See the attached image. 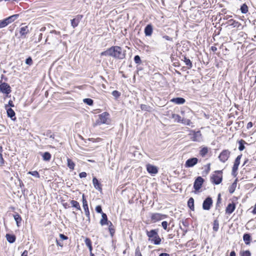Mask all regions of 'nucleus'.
Segmentation results:
<instances>
[{
	"label": "nucleus",
	"instance_id": "obj_29",
	"mask_svg": "<svg viewBox=\"0 0 256 256\" xmlns=\"http://www.w3.org/2000/svg\"><path fill=\"white\" fill-rule=\"evenodd\" d=\"M134 60L135 64L137 65L140 64H142V65H147V62L146 60L142 61L139 55L134 56Z\"/></svg>",
	"mask_w": 256,
	"mask_h": 256
},
{
	"label": "nucleus",
	"instance_id": "obj_31",
	"mask_svg": "<svg viewBox=\"0 0 256 256\" xmlns=\"http://www.w3.org/2000/svg\"><path fill=\"white\" fill-rule=\"evenodd\" d=\"M106 225L108 226V230L110 232V236L112 238L114 236L116 232L114 226L111 222H109L108 224H106Z\"/></svg>",
	"mask_w": 256,
	"mask_h": 256
},
{
	"label": "nucleus",
	"instance_id": "obj_16",
	"mask_svg": "<svg viewBox=\"0 0 256 256\" xmlns=\"http://www.w3.org/2000/svg\"><path fill=\"white\" fill-rule=\"evenodd\" d=\"M83 16H84L82 14H78L74 18L70 20L71 26L73 28L77 27Z\"/></svg>",
	"mask_w": 256,
	"mask_h": 256
},
{
	"label": "nucleus",
	"instance_id": "obj_51",
	"mask_svg": "<svg viewBox=\"0 0 256 256\" xmlns=\"http://www.w3.org/2000/svg\"><path fill=\"white\" fill-rule=\"evenodd\" d=\"M44 136H46L54 139V134L50 130H48L46 131V134H44Z\"/></svg>",
	"mask_w": 256,
	"mask_h": 256
},
{
	"label": "nucleus",
	"instance_id": "obj_14",
	"mask_svg": "<svg viewBox=\"0 0 256 256\" xmlns=\"http://www.w3.org/2000/svg\"><path fill=\"white\" fill-rule=\"evenodd\" d=\"M8 91H12L10 85L8 83L2 82V80H0V92L3 94L8 92Z\"/></svg>",
	"mask_w": 256,
	"mask_h": 256
},
{
	"label": "nucleus",
	"instance_id": "obj_52",
	"mask_svg": "<svg viewBox=\"0 0 256 256\" xmlns=\"http://www.w3.org/2000/svg\"><path fill=\"white\" fill-rule=\"evenodd\" d=\"M236 185L232 183L231 184V185L228 188V192H229L230 194H233L236 190Z\"/></svg>",
	"mask_w": 256,
	"mask_h": 256
},
{
	"label": "nucleus",
	"instance_id": "obj_35",
	"mask_svg": "<svg viewBox=\"0 0 256 256\" xmlns=\"http://www.w3.org/2000/svg\"><path fill=\"white\" fill-rule=\"evenodd\" d=\"M75 166V162L71 158H67V166L71 170H74V169Z\"/></svg>",
	"mask_w": 256,
	"mask_h": 256
},
{
	"label": "nucleus",
	"instance_id": "obj_40",
	"mask_svg": "<svg viewBox=\"0 0 256 256\" xmlns=\"http://www.w3.org/2000/svg\"><path fill=\"white\" fill-rule=\"evenodd\" d=\"M82 102L89 106H92L94 104V100L90 98H84L82 100Z\"/></svg>",
	"mask_w": 256,
	"mask_h": 256
},
{
	"label": "nucleus",
	"instance_id": "obj_49",
	"mask_svg": "<svg viewBox=\"0 0 256 256\" xmlns=\"http://www.w3.org/2000/svg\"><path fill=\"white\" fill-rule=\"evenodd\" d=\"M28 174H30L35 178H40V174L39 172L37 170H34V171H29L28 172Z\"/></svg>",
	"mask_w": 256,
	"mask_h": 256
},
{
	"label": "nucleus",
	"instance_id": "obj_28",
	"mask_svg": "<svg viewBox=\"0 0 256 256\" xmlns=\"http://www.w3.org/2000/svg\"><path fill=\"white\" fill-rule=\"evenodd\" d=\"M199 152L200 155L202 157L204 158L208 154L209 148L206 146H202L200 148Z\"/></svg>",
	"mask_w": 256,
	"mask_h": 256
},
{
	"label": "nucleus",
	"instance_id": "obj_64",
	"mask_svg": "<svg viewBox=\"0 0 256 256\" xmlns=\"http://www.w3.org/2000/svg\"><path fill=\"white\" fill-rule=\"evenodd\" d=\"M162 38H164L166 40L172 42V38L167 35L162 36Z\"/></svg>",
	"mask_w": 256,
	"mask_h": 256
},
{
	"label": "nucleus",
	"instance_id": "obj_8",
	"mask_svg": "<svg viewBox=\"0 0 256 256\" xmlns=\"http://www.w3.org/2000/svg\"><path fill=\"white\" fill-rule=\"evenodd\" d=\"M242 156V154L238 155L234 160L232 170V175L234 178L236 177L238 175V166L240 164V160Z\"/></svg>",
	"mask_w": 256,
	"mask_h": 256
},
{
	"label": "nucleus",
	"instance_id": "obj_47",
	"mask_svg": "<svg viewBox=\"0 0 256 256\" xmlns=\"http://www.w3.org/2000/svg\"><path fill=\"white\" fill-rule=\"evenodd\" d=\"M180 123L184 125L188 126H190L192 124V122H191V120L190 119H187V118H182V122H180Z\"/></svg>",
	"mask_w": 256,
	"mask_h": 256
},
{
	"label": "nucleus",
	"instance_id": "obj_48",
	"mask_svg": "<svg viewBox=\"0 0 256 256\" xmlns=\"http://www.w3.org/2000/svg\"><path fill=\"white\" fill-rule=\"evenodd\" d=\"M112 94L116 100H118L121 95V92L117 90H114L112 92Z\"/></svg>",
	"mask_w": 256,
	"mask_h": 256
},
{
	"label": "nucleus",
	"instance_id": "obj_44",
	"mask_svg": "<svg viewBox=\"0 0 256 256\" xmlns=\"http://www.w3.org/2000/svg\"><path fill=\"white\" fill-rule=\"evenodd\" d=\"M240 256H252V253L249 250H240Z\"/></svg>",
	"mask_w": 256,
	"mask_h": 256
},
{
	"label": "nucleus",
	"instance_id": "obj_38",
	"mask_svg": "<svg viewBox=\"0 0 256 256\" xmlns=\"http://www.w3.org/2000/svg\"><path fill=\"white\" fill-rule=\"evenodd\" d=\"M222 198L221 197V194L219 193L217 196L216 202V210H218L219 212H220V209L218 208V207L220 206V204L222 203Z\"/></svg>",
	"mask_w": 256,
	"mask_h": 256
},
{
	"label": "nucleus",
	"instance_id": "obj_7",
	"mask_svg": "<svg viewBox=\"0 0 256 256\" xmlns=\"http://www.w3.org/2000/svg\"><path fill=\"white\" fill-rule=\"evenodd\" d=\"M188 131L190 132L188 136L190 139L194 142H200L202 138V134L200 130L196 131L194 130L189 129Z\"/></svg>",
	"mask_w": 256,
	"mask_h": 256
},
{
	"label": "nucleus",
	"instance_id": "obj_4",
	"mask_svg": "<svg viewBox=\"0 0 256 256\" xmlns=\"http://www.w3.org/2000/svg\"><path fill=\"white\" fill-rule=\"evenodd\" d=\"M223 180L222 170H216L213 172L210 176V180L214 185L220 184Z\"/></svg>",
	"mask_w": 256,
	"mask_h": 256
},
{
	"label": "nucleus",
	"instance_id": "obj_18",
	"mask_svg": "<svg viewBox=\"0 0 256 256\" xmlns=\"http://www.w3.org/2000/svg\"><path fill=\"white\" fill-rule=\"evenodd\" d=\"M153 25L150 23L148 24L144 28V33L146 36H150L153 32Z\"/></svg>",
	"mask_w": 256,
	"mask_h": 256
},
{
	"label": "nucleus",
	"instance_id": "obj_5",
	"mask_svg": "<svg viewBox=\"0 0 256 256\" xmlns=\"http://www.w3.org/2000/svg\"><path fill=\"white\" fill-rule=\"evenodd\" d=\"M205 180L201 176H196L194 180L193 184V188L194 190L192 191V192L194 194H198L202 190L201 188L203 186V184Z\"/></svg>",
	"mask_w": 256,
	"mask_h": 256
},
{
	"label": "nucleus",
	"instance_id": "obj_61",
	"mask_svg": "<svg viewBox=\"0 0 256 256\" xmlns=\"http://www.w3.org/2000/svg\"><path fill=\"white\" fill-rule=\"evenodd\" d=\"M135 256H142L140 252V248L138 246L136 249Z\"/></svg>",
	"mask_w": 256,
	"mask_h": 256
},
{
	"label": "nucleus",
	"instance_id": "obj_15",
	"mask_svg": "<svg viewBox=\"0 0 256 256\" xmlns=\"http://www.w3.org/2000/svg\"><path fill=\"white\" fill-rule=\"evenodd\" d=\"M92 184L95 189L102 192V185L101 182L96 176L92 177Z\"/></svg>",
	"mask_w": 256,
	"mask_h": 256
},
{
	"label": "nucleus",
	"instance_id": "obj_55",
	"mask_svg": "<svg viewBox=\"0 0 256 256\" xmlns=\"http://www.w3.org/2000/svg\"><path fill=\"white\" fill-rule=\"evenodd\" d=\"M146 65H142V64H140L136 66V73L137 74H138V72L142 70H143L144 69V66Z\"/></svg>",
	"mask_w": 256,
	"mask_h": 256
},
{
	"label": "nucleus",
	"instance_id": "obj_60",
	"mask_svg": "<svg viewBox=\"0 0 256 256\" xmlns=\"http://www.w3.org/2000/svg\"><path fill=\"white\" fill-rule=\"evenodd\" d=\"M78 176H79L80 178H85L87 176V174L85 172H80Z\"/></svg>",
	"mask_w": 256,
	"mask_h": 256
},
{
	"label": "nucleus",
	"instance_id": "obj_32",
	"mask_svg": "<svg viewBox=\"0 0 256 256\" xmlns=\"http://www.w3.org/2000/svg\"><path fill=\"white\" fill-rule=\"evenodd\" d=\"M188 207L192 211L194 210V200L192 197H190L187 202Z\"/></svg>",
	"mask_w": 256,
	"mask_h": 256
},
{
	"label": "nucleus",
	"instance_id": "obj_45",
	"mask_svg": "<svg viewBox=\"0 0 256 256\" xmlns=\"http://www.w3.org/2000/svg\"><path fill=\"white\" fill-rule=\"evenodd\" d=\"M9 24H8V22L6 20V18L0 20V28H2L6 27Z\"/></svg>",
	"mask_w": 256,
	"mask_h": 256
},
{
	"label": "nucleus",
	"instance_id": "obj_23",
	"mask_svg": "<svg viewBox=\"0 0 256 256\" xmlns=\"http://www.w3.org/2000/svg\"><path fill=\"white\" fill-rule=\"evenodd\" d=\"M12 216L16 222L18 228H20L22 225V218L21 216L17 212H14L12 214Z\"/></svg>",
	"mask_w": 256,
	"mask_h": 256
},
{
	"label": "nucleus",
	"instance_id": "obj_33",
	"mask_svg": "<svg viewBox=\"0 0 256 256\" xmlns=\"http://www.w3.org/2000/svg\"><path fill=\"white\" fill-rule=\"evenodd\" d=\"M19 17V14H14L6 18L8 24H10L14 22Z\"/></svg>",
	"mask_w": 256,
	"mask_h": 256
},
{
	"label": "nucleus",
	"instance_id": "obj_1",
	"mask_svg": "<svg viewBox=\"0 0 256 256\" xmlns=\"http://www.w3.org/2000/svg\"><path fill=\"white\" fill-rule=\"evenodd\" d=\"M100 56H110L115 60H123L126 56V50L118 46H112L100 53Z\"/></svg>",
	"mask_w": 256,
	"mask_h": 256
},
{
	"label": "nucleus",
	"instance_id": "obj_54",
	"mask_svg": "<svg viewBox=\"0 0 256 256\" xmlns=\"http://www.w3.org/2000/svg\"><path fill=\"white\" fill-rule=\"evenodd\" d=\"M95 210L98 214H100L101 215L104 213L102 211V206L100 204L98 205L95 208Z\"/></svg>",
	"mask_w": 256,
	"mask_h": 256
},
{
	"label": "nucleus",
	"instance_id": "obj_43",
	"mask_svg": "<svg viewBox=\"0 0 256 256\" xmlns=\"http://www.w3.org/2000/svg\"><path fill=\"white\" fill-rule=\"evenodd\" d=\"M193 239L188 240L185 246L186 248H196L197 246V244H196L195 242H193Z\"/></svg>",
	"mask_w": 256,
	"mask_h": 256
},
{
	"label": "nucleus",
	"instance_id": "obj_22",
	"mask_svg": "<svg viewBox=\"0 0 256 256\" xmlns=\"http://www.w3.org/2000/svg\"><path fill=\"white\" fill-rule=\"evenodd\" d=\"M227 23L229 26H232L233 28H236L240 30L242 28V26L240 23L234 20V19H230L228 20Z\"/></svg>",
	"mask_w": 256,
	"mask_h": 256
},
{
	"label": "nucleus",
	"instance_id": "obj_36",
	"mask_svg": "<svg viewBox=\"0 0 256 256\" xmlns=\"http://www.w3.org/2000/svg\"><path fill=\"white\" fill-rule=\"evenodd\" d=\"M70 203L72 208H75L76 210H82L80 204L78 202L72 200L70 201Z\"/></svg>",
	"mask_w": 256,
	"mask_h": 256
},
{
	"label": "nucleus",
	"instance_id": "obj_3",
	"mask_svg": "<svg viewBox=\"0 0 256 256\" xmlns=\"http://www.w3.org/2000/svg\"><path fill=\"white\" fill-rule=\"evenodd\" d=\"M98 118L93 124L94 127L100 126L102 124H110L111 122L110 118V114L109 112H104L101 114L98 115Z\"/></svg>",
	"mask_w": 256,
	"mask_h": 256
},
{
	"label": "nucleus",
	"instance_id": "obj_46",
	"mask_svg": "<svg viewBox=\"0 0 256 256\" xmlns=\"http://www.w3.org/2000/svg\"><path fill=\"white\" fill-rule=\"evenodd\" d=\"M213 230L214 232H217L219 228V222L218 219H216L214 220L213 222Z\"/></svg>",
	"mask_w": 256,
	"mask_h": 256
},
{
	"label": "nucleus",
	"instance_id": "obj_11",
	"mask_svg": "<svg viewBox=\"0 0 256 256\" xmlns=\"http://www.w3.org/2000/svg\"><path fill=\"white\" fill-rule=\"evenodd\" d=\"M213 204V200L212 198L208 196L203 201L202 208L204 210H209Z\"/></svg>",
	"mask_w": 256,
	"mask_h": 256
},
{
	"label": "nucleus",
	"instance_id": "obj_41",
	"mask_svg": "<svg viewBox=\"0 0 256 256\" xmlns=\"http://www.w3.org/2000/svg\"><path fill=\"white\" fill-rule=\"evenodd\" d=\"M172 118H174V120L175 122H176L178 123H180V122H182V118L181 116H180V115H179L178 114H172Z\"/></svg>",
	"mask_w": 256,
	"mask_h": 256
},
{
	"label": "nucleus",
	"instance_id": "obj_50",
	"mask_svg": "<svg viewBox=\"0 0 256 256\" xmlns=\"http://www.w3.org/2000/svg\"><path fill=\"white\" fill-rule=\"evenodd\" d=\"M25 64L29 66H31L33 64V60L31 56H28L25 60Z\"/></svg>",
	"mask_w": 256,
	"mask_h": 256
},
{
	"label": "nucleus",
	"instance_id": "obj_10",
	"mask_svg": "<svg viewBox=\"0 0 256 256\" xmlns=\"http://www.w3.org/2000/svg\"><path fill=\"white\" fill-rule=\"evenodd\" d=\"M230 151L228 149H224L220 153L218 158L220 162L224 163L230 158Z\"/></svg>",
	"mask_w": 256,
	"mask_h": 256
},
{
	"label": "nucleus",
	"instance_id": "obj_59",
	"mask_svg": "<svg viewBox=\"0 0 256 256\" xmlns=\"http://www.w3.org/2000/svg\"><path fill=\"white\" fill-rule=\"evenodd\" d=\"M168 222L164 220V221H163L162 222V227L163 228L164 230H167V231H168Z\"/></svg>",
	"mask_w": 256,
	"mask_h": 256
},
{
	"label": "nucleus",
	"instance_id": "obj_30",
	"mask_svg": "<svg viewBox=\"0 0 256 256\" xmlns=\"http://www.w3.org/2000/svg\"><path fill=\"white\" fill-rule=\"evenodd\" d=\"M237 142L238 144V149L240 151L242 152L244 150L246 147L245 144L248 145V144L243 139H240L237 141Z\"/></svg>",
	"mask_w": 256,
	"mask_h": 256
},
{
	"label": "nucleus",
	"instance_id": "obj_27",
	"mask_svg": "<svg viewBox=\"0 0 256 256\" xmlns=\"http://www.w3.org/2000/svg\"><path fill=\"white\" fill-rule=\"evenodd\" d=\"M6 238L7 241L10 244H13L16 242V235L12 233V234L8 233L6 234Z\"/></svg>",
	"mask_w": 256,
	"mask_h": 256
},
{
	"label": "nucleus",
	"instance_id": "obj_9",
	"mask_svg": "<svg viewBox=\"0 0 256 256\" xmlns=\"http://www.w3.org/2000/svg\"><path fill=\"white\" fill-rule=\"evenodd\" d=\"M168 217L167 214L158 212L150 213V218L152 222L155 223Z\"/></svg>",
	"mask_w": 256,
	"mask_h": 256
},
{
	"label": "nucleus",
	"instance_id": "obj_17",
	"mask_svg": "<svg viewBox=\"0 0 256 256\" xmlns=\"http://www.w3.org/2000/svg\"><path fill=\"white\" fill-rule=\"evenodd\" d=\"M6 112L7 116L10 118V120L14 122L16 120V116L15 112L12 109V108H8L5 109Z\"/></svg>",
	"mask_w": 256,
	"mask_h": 256
},
{
	"label": "nucleus",
	"instance_id": "obj_63",
	"mask_svg": "<svg viewBox=\"0 0 256 256\" xmlns=\"http://www.w3.org/2000/svg\"><path fill=\"white\" fill-rule=\"evenodd\" d=\"M11 92L12 91H8V92L3 93L2 94H4V99H6L7 98H10L11 96V95L10 94Z\"/></svg>",
	"mask_w": 256,
	"mask_h": 256
},
{
	"label": "nucleus",
	"instance_id": "obj_24",
	"mask_svg": "<svg viewBox=\"0 0 256 256\" xmlns=\"http://www.w3.org/2000/svg\"><path fill=\"white\" fill-rule=\"evenodd\" d=\"M243 240L246 245H250L252 241V236L250 233L245 232L242 236Z\"/></svg>",
	"mask_w": 256,
	"mask_h": 256
},
{
	"label": "nucleus",
	"instance_id": "obj_39",
	"mask_svg": "<svg viewBox=\"0 0 256 256\" xmlns=\"http://www.w3.org/2000/svg\"><path fill=\"white\" fill-rule=\"evenodd\" d=\"M240 10L242 14H246L248 12V8L246 3H244L240 6Z\"/></svg>",
	"mask_w": 256,
	"mask_h": 256
},
{
	"label": "nucleus",
	"instance_id": "obj_37",
	"mask_svg": "<svg viewBox=\"0 0 256 256\" xmlns=\"http://www.w3.org/2000/svg\"><path fill=\"white\" fill-rule=\"evenodd\" d=\"M140 108L142 110L146 112H151L152 110L150 106L144 104H140Z\"/></svg>",
	"mask_w": 256,
	"mask_h": 256
},
{
	"label": "nucleus",
	"instance_id": "obj_53",
	"mask_svg": "<svg viewBox=\"0 0 256 256\" xmlns=\"http://www.w3.org/2000/svg\"><path fill=\"white\" fill-rule=\"evenodd\" d=\"M4 108H12L14 107V104L12 100H10L7 104H4Z\"/></svg>",
	"mask_w": 256,
	"mask_h": 256
},
{
	"label": "nucleus",
	"instance_id": "obj_26",
	"mask_svg": "<svg viewBox=\"0 0 256 256\" xmlns=\"http://www.w3.org/2000/svg\"><path fill=\"white\" fill-rule=\"evenodd\" d=\"M102 218L100 220V224L102 226H106V224H108V222L110 221L108 220L107 214L106 213H103L102 215Z\"/></svg>",
	"mask_w": 256,
	"mask_h": 256
},
{
	"label": "nucleus",
	"instance_id": "obj_25",
	"mask_svg": "<svg viewBox=\"0 0 256 256\" xmlns=\"http://www.w3.org/2000/svg\"><path fill=\"white\" fill-rule=\"evenodd\" d=\"M39 154L42 157V159L44 162H50L52 158V154L48 152H40Z\"/></svg>",
	"mask_w": 256,
	"mask_h": 256
},
{
	"label": "nucleus",
	"instance_id": "obj_13",
	"mask_svg": "<svg viewBox=\"0 0 256 256\" xmlns=\"http://www.w3.org/2000/svg\"><path fill=\"white\" fill-rule=\"evenodd\" d=\"M199 160L197 158L191 157L186 161L184 166L186 168H192L196 166Z\"/></svg>",
	"mask_w": 256,
	"mask_h": 256
},
{
	"label": "nucleus",
	"instance_id": "obj_62",
	"mask_svg": "<svg viewBox=\"0 0 256 256\" xmlns=\"http://www.w3.org/2000/svg\"><path fill=\"white\" fill-rule=\"evenodd\" d=\"M61 242L62 241H60V240H58V238L56 239V242L57 246L62 248L64 246V244Z\"/></svg>",
	"mask_w": 256,
	"mask_h": 256
},
{
	"label": "nucleus",
	"instance_id": "obj_57",
	"mask_svg": "<svg viewBox=\"0 0 256 256\" xmlns=\"http://www.w3.org/2000/svg\"><path fill=\"white\" fill-rule=\"evenodd\" d=\"M59 236L60 238V240L62 242L64 240H66L68 239V236L64 235V234H60Z\"/></svg>",
	"mask_w": 256,
	"mask_h": 256
},
{
	"label": "nucleus",
	"instance_id": "obj_2",
	"mask_svg": "<svg viewBox=\"0 0 256 256\" xmlns=\"http://www.w3.org/2000/svg\"><path fill=\"white\" fill-rule=\"evenodd\" d=\"M158 228L152 229L150 230H146L148 240L154 245H159L162 242V239L158 234Z\"/></svg>",
	"mask_w": 256,
	"mask_h": 256
},
{
	"label": "nucleus",
	"instance_id": "obj_12",
	"mask_svg": "<svg viewBox=\"0 0 256 256\" xmlns=\"http://www.w3.org/2000/svg\"><path fill=\"white\" fill-rule=\"evenodd\" d=\"M146 168L148 174L152 176H156L158 172L159 168L155 165L148 163L146 164Z\"/></svg>",
	"mask_w": 256,
	"mask_h": 256
},
{
	"label": "nucleus",
	"instance_id": "obj_21",
	"mask_svg": "<svg viewBox=\"0 0 256 256\" xmlns=\"http://www.w3.org/2000/svg\"><path fill=\"white\" fill-rule=\"evenodd\" d=\"M30 30H28V26L20 27L19 30V32L20 34V38H26V35L28 34Z\"/></svg>",
	"mask_w": 256,
	"mask_h": 256
},
{
	"label": "nucleus",
	"instance_id": "obj_58",
	"mask_svg": "<svg viewBox=\"0 0 256 256\" xmlns=\"http://www.w3.org/2000/svg\"><path fill=\"white\" fill-rule=\"evenodd\" d=\"M180 222L184 227H188L190 225L188 219L182 220Z\"/></svg>",
	"mask_w": 256,
	"mask_h": 256
},
{
	"label": "nucleus",
	"instance_id": "obj_19",
	"mask_svg": "<svg viewBox=\"0 0 256 256\" xmlns=\"http://www.w3.org/2000/svg\"><path fill=\"white\" fill-rule=\"evenodd\" d=\"M236 208V203L232 202L229 203L226 208V214L228 215L232 214Z\"/></svg>",
	"mask_w": 256,
	"mask_h": 256
},
{
	"label": "nucleus",
	"instance_id": "obj_56",
	"mask_svg": "<svg viewBox=\"0 0 256 256\" xmlns=\"http://www.w3.org/2000/svg\"><path fill=\"white\" fill-rule=\"evenodd\" d=\"M84 241L85 244L86 245V246L87 247L92 245V242L90 238H86Z\"/></svg>",
	"mask_w": 256,
	"mask_h": 256
},
{
	"label": "nucleus",
	"instance_id": "obj_34",
	"mask_svg": "<svg viewBox=\"0 0 256 256\" xmlns=\"http://www.w3.org/2000/svg\"><path fill=\"white\" fill-rule=\"evenodd\" d=\"M184 56V62L185 64L188 66V69H190L192 66V62L190 60L186 57V56Z\"/></svg>",
	"mask_w": 256,
	"mask_h": 256
},
{
	"label": "nucleus",
	"instance_id": "obj_20",
	"mask_svg": "<svg viewBox=\"0 0 256 256\" xmlns=\"http://www.w3.org/2000/svg\"><path fill=\"white\" fill-rule=\"evenodd\" d=\"M170 102L172 103H174V104L180 105L184 104L186 102V100L185 98L182 97L177 96L172 98L170 100Z\"/></svg>",
	"mask_w": 256,
	"mask_h": 256
},
{
	"label": "nucleus",
	"instance_id": "obj_42",
	"mask_svg": "<svg viewBox=\"0 0 256 256\" xmlns=\"http://www.w3.org/2000/svg\"><path fill=\"white\" fill-rule=\"evenodd\" d=\"M206 169L202 171V175L203 176H206L210 170V163L207 164L206 166Z\"/></svg>",
	"mask_w": 256,
	"mask_h": 256
},
{
	"label": "nucleus",
	"instance_id": "obj_6",
	"mask_svg": "<svg viewBox=\"0 0 256 256\" xmlns=\"http://www.w3.org/2000/svg\"><path fill=\"white\" fill-rule=\"evenodd\" d=\"M82 207L84 208V214L87 217V219L86 222L84 224V226H86L90 222V212L88 209V203L86 198V196L84 194H82Z\"/></svg>",
	"mask_w": 256,
	"mask_h": 256
}]
</instances>
